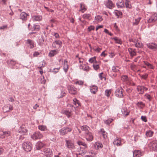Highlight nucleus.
I'll use <instances>...</instances> for the list:
<instances>
[{
    "label": "nucleus",
    "instance_id": "13",
    "mask_svg": "<svg viewBox=\"0 0 157 157\" xmlns=\"http://www.w3.org/2000/svg\"><path fill=\"white\" fill-rule=\"evenodd\" d=\"M62 44V42L60 40H56L54 41L52 43V46L54 48H56V45L59 46V48H60L61 47Z\"/></svg>",
    "mask_w": 157,
    "mask_h": 157
},
{
    "label": "nucleus",
    "instance_id": "10",
    "mask_svg": "<svg viewBox=\"0 0 157 157\" xmlns=\"http://www.w3.org/2000/svg\"><path fill=\"white\" fill-rule=\"evenodd\" d=\"M105 4L107 8L110 9H112L114 6V4L111 0H107L105 1Z\"/></svg>",
    "mask_w": 157,
    "mask_h": 157
},
{
    "label": "nucleus",
    "instance_id": "11",
    "mask_svg": "<svg viewBox=\"0 0 157 157\" xmlns=\"http://www.w3.org/2000/svg\"><path fill=\"white\" fill-rule=\"evenodd\" d=\"M27 131V130L25 128V125L23 124L21 126L18 130V132L23 135H25Z\"/></svg>",
    "mask_w": 157,
    "mask_h": 157
},
{
    "label": "nucleus",
    "instance_id": "21",
    "mask_svg": "<svg viewBox=\"0 0 157 157\" xmlns=\"http://www.w3.org/2000/svg\"><path fill=\"white\" fill-rule=\"evenodd\" d=\"M103 147L102 144L98 142H95L94 144V148L97 150L102 148Z\"/></svg>",
    "mask_w": 157,
    "mask_h": 157
},
{
    "label": "nucleus",
    "instance_id": "12",
    "mask_svg": "<svg viewBox=\"0 0 157 157\" xmlns=\"http://www.w3.org/2000/svg\"><path fill=\"white\" fill-rule=\"evenodd\" d=\"M137 91L139 92V94H143L144 91L147 90V89L144 86H138L137 87Z\"/></svg>",
    "mask_w": 157,
    "mask_h": 157
},
{
    "label": "nucleus",
    "instance_id": "15",
    "mask_svg": "<svg viewBox=\"0 0 157 157\" xmlns=\"http://www.w3.org/2000/svg\"><path fill=\"white\" fill-rule=\"evenodd\" d=\"M147 46L150 49L153 50H157V44L154 43H152L151 44H147Z\"/></svg>",
    "mask_w": 157,
    "mask_h": 157
},
{
    "label": "nucleus",
    "instance_id": "27",
    "mask_svg": "<svg viewBox=\"0 0 157 157\" xmlns=\"http://www.w3.org/2000/svg\"><path fill=\"white\" fill-rule=\"evenodd\" d=\"M113 143L114 145H116L118 146H121L122 145L121 143V139L119 138H117L116 139H115Z\"/></svg>",
    "mask_w": 157,
    "mask_h": 157
},
{
    "label": "nucleus",
    "instance_id": "14",
    "mask_svg": "<svg viewBox=\"0 0 157 157\" xmlns=\"http://www.w3.org/2000/svg\"><path fill=\"white\" fill-rule=\"evenodd\" d=\"M68 90L69 93L71 94H75L77 93L76 88L73 86H69L68 87Z\"/></svg>",
    "mask_w": 157,
    "mask_h": 157
},
{
    "label": "nucleus",
    "instance_id": "17",
    "mask_svg": "<svg viewBox=\"0 0 157 157\" xmlns=\"http://www.w3.org/2000/svg\"><path fill=\"white\" fill-rule=\"evenodd\" d=\"M26 44L27 46L30 48H32L34 47V41L30 39H28L26 40Z\"/></svg>",
    "mask_w": 157,
    "mask_h": 157
},
{
    "label": "nucleus",
    "instance_id": "58",
    "mask_svg": "<svg viewBox=\"0 0 157 157\" xmlns=\"http://www.w3.org/2000/svg\"><path fill=\"white\" fill-rule=\"evenodd\" d=\"M112 71L114 72H116L118 71L119 70L116 68V67L113 66L112 67Z\"/></svg>",
    "mask_w": 157,
    "mask_h": 157
},
{
    "label": "nucleus",
    "instance_id": "44",
    "mask_svg": "<svg viewBox=\"0 0 157 157\" xmlns=\"http://www.w3.org/2000/svg\"><path fill=\"white\" fill-rule=\"evenodd\" d=\"M141 19V18L140 17H139L135 19V22H133V25H138Z\"/></svg>",
    "mask_w": 157,
    "mask_h": 157
},
{
    "label": "nucleus",
    "instance_id": "36",
    "mask_svg": "<svg viewBox=\"0 0 157 157\" xmlns=\"http://www.w3.org/2000/svg\"><path fill=\"white\" fill-rule=\"evenodd\" d=\"M6 62L10 66H13L15 65L17 63L16 61H15L13 60H11L10 61L7 60Z\"/></svg>",
    "mask_w": 157,
    "mask_h": 157
},
{
    "label": "nucleus",
    "instance_id": "42",
    "mask_svg": "<svg viewBox=\"0 0 157 157\" xmlns=\"http://www.w3.org/2000/svg\"><path fill=\"white\" fill-rule=\"evenodd\" d=\"M89 127L86 125H84L81 127V129L83 131L87 132L89 131Z\"/></svg>",
    "mask_w": 157,
    "mask_h": 157
},
{
    "label": "nucleus",
    "instance_id": "1",
    "mask_svg": "<svg viewBox=\"0 0 157 157\" xmlns=\"http://www.w3.org/2000/svg\"><path fill=\"white\" fill-rule=\"evenodd\" d=\"M72 130V128L70 127H65L59 130V135L64 136L68 132H70Z\"/></svg>",
    "mask_w": 157,
    "mask_h": 157
},
{
    "label": "nucleus",
    "instance_id": "3",
    "mask_svg": "<svg viewBox=\"0 0 157 157\" xmlns=\"http://www.w3.org/2000/svg\"><path fill=\"white\" fill-rule=\"evenodd\" d=\"M124 91V90L121 87H120L116 90L115 92V95L117 97L122 98L124 96L123 94Z\"/></svg>",
    "mask_w": 157,
    "mask_h": 157
},
{
    "label": "nucleus",
    "instance_id": "4",
    "mask_svg": "<svg viewBox=\"0 0 157 157\" xmlns=\"http://www.w3.org/2000/svg\"><path fill=\"white\" fill-rule=\"evenodd\" d=\"M148 146L150 149L155 151H157V140H154L151 141L148 144Z\"/></svg>",
    "mask_w": 157,
    "mask_h": 157
},
{
    "label": "nucleus",
    "instance_id": "61",
    "mask_svg": "<svg viewBox=\"0 0 157 157\" xmlns=\"http://www.w3.org/2000/svg\"><path fill=\"white\" fill-rule=\"evenodd\" d=\"M60 69V67L57 68H54L52 70V71L54 72L55 73H56L58 72Z\"/></svg>",
    "mask_w": 157,
    "mask_h": 157
},
{
    "label": "nucleus",
    "instance_id": "16",
    "mask_svg": "<svg viewBox=\"0 0 157 157\" xmlns=\"http://www.w3.org/2000/svg\"><path fill=\"white\" fill-rule=\"evenodd\" d=\"M45 146V144L41 142H37L35 145L36 149L39 150H40L42 147Z\"/></svg>",
    "mask_w": 157,
    "mask_h": 157
},
{
    "label": "nucleus",
    "instance_id": "35",
    "mask_svg": "<svg viewBox=\"0 0 157 157\" xmlns=\"http://www.w3.org/2000/svg\"><path fill=\"white\" fill-rule=\"evenodd\" d=\"M80 7L81 9L79 11H81L82 13H84L86 10L85 5L83 3L80 4Z\"/></svg>",
    "mask_w": 157,
    "mask_h": 157
},
{
    "label": "nucleus",
    "instance_id": "45",
    "mask_svg": "<svg viewBox=\"0 0 157 157\" xmlns=\"http://www.w3.org/2000/svg\"><path fill=\"white\" fill-rule=\"evenodd\" d=\"M136 105L139 107L140 109H142L143 107L145 105V104L144 103L142 102H138L136 104Z\"/></svg>",
    "mask_w": 157,
    "mask_h": 157
},
{
    "label": "nucleus",
    "instance_id": "49",
    "mask_svg": "<svg viewBox=\"0 0 157 157\" xmlns=\"http://www.w3.org/2000/svg\"><path fill=\"white\" fill-rule=\"evenodd\" d=\"M114 14L117 16L118 18H119V15H122V13L119 11L116 10L114 12Z\"/></svg>",
    "mask_w": 157,
    "mask_h": 157
},
{
    "label": "nucleus",
    "instance_id": "40",
    "mask_svg": "<svg viewBox=\"0 0 157 157\" xmlns=\"http://www.w3.org/2000/svg\"><path fill=\"white\" fill-rule=\"evenodd\" d=\"M113 40L115 41V42L117 44H121L122 43V41L121 40L117 37H113Z\"/></svg>",
    "mask_w": 157,
    "mask_h": 157
},
{
    "label": "nucleus",
    "instance_id": "57",
    "mask_svg": "<svg viewBox=\"0 0 157 157\" xmlns=\"http://www.w3.org/2000/svg\"><path fill=\"white\" fill-rule=\"evenodd\" d=\"M93 66L95 70H97L99 68V66L98 64H93Z\"/></svg>",
    "mask_w": 157,
    "mask_h": 157
},
{
    "label": "nucleus",
    "instance_id": "50",
    "mask_svg": "<svg viewBox=\"0 0 157 157\" xmlns=\"http://www.w3.org/2000/svg\"><path fill=\"white\" fill-rule=\"evenodd\" d=\"M130 2L128 0H126L125 1V5L126 7L127 8H129V9L131 8L132 6H131V5L130 4Z\"/></svg>",
    "mask_w": 157,
    "mask_h": 157
},
{
    "label": "nucleus",
    "instance_id": "29",
    "mask_svg": "<svg viewBox=\"0 0 157 157\" xmlns=\"http://www.w3.org/2000/svg\"><path fill=\"white\" fill-rule=\"evenodd\" d=\"M69 66L67 64V61L66 60H64V66L63 67V70L66 73L68 70Z\"/></svg>",
    "mask_w": 157,
    "mask_h": 157
},
{
    "label": "nucleus",
    "instance_id": "41",
    "mask_svg": "<svg viewBox=\"0 0 157 157\" xmlns=\"http://www.w3.org/2000/svg\"><path fill=\"white\" fill-rule=\"evenodd\" d=\"M117 6L118 8H122L124 7V2L119 1L117 3Z\"/></svg>",
    "mask_w": 157,
    "mask_h": 157
},
{
    "label": "nucleus",
    "instance_id": "62",
    "mask_svg": "<svg viewBox=\"0 0 157 157\" xmlns=\"http://www.w3.org/2000/svg\"><path fill=\"white\" fill-rule=\"evenodd\" d=\"M141 120L144 122H146L147 121V120L146 119V117L145 116H141Z\"/></svg>",
    "mask_w": 157,
    "mask_h": 157
},
{
    "label": "nucleus",
    "instance_id": "25",
    "mask_svg": "<svg viewBox=\"0 0 157 157\" xmlns=\"http://www.w3.org/2000/svg\"><path fill=\"white\" fill-rule=\"evenodd\" d=\"M13 109V107L10 105L4 106L3 107V111L5 112H8Z\"/></svg>",
    "mask_w": 157,
    "mask_h": 157
},
{
    "label": "nucleus",
    "instance_id": "26",
    "mask_svg": "<svg viewBox=\"0 0 157 157\" xmlns=\"http://www.w3.org/2000/svg\"><path fill=\"white\" fill-rule=\"evenodd\" d=\"M28 15V14L25 12H22L20 14V17L23 21H26L27 20V17Z\"/></svg>",
    "mask_w": 157,
    "mask_h": 157
},
{
    "label": "nucleus",
    "instance_id": "8",
    "mask_svg": "<svg viewBox=\"0 0 157 157\" xmlns=\"http://www.w3.org/2000/svg\"><path fill=\"white\" fill-rule=\"evenodd\" d=\"M85 137L86 140L89 142L92 141L94 138V136L92 133L90 132H86Z\"/></svg>",
    "mask_w": 157,
    "mask_h": 157
},
{
    "label": "nucleus",
    "instance_id": "56",
    "mask_svg": "<svg viewBox=\"0 0 157 157\" xmlns=\"http://www.w3.org/2000/svg\"><path fill=\"white\" fill-rule=\"evenodd\" d=\"M96 61V60L95 59V57L90 58L89 60V62L91 63H93Z\"/></svg>",
    "mask_w": 157,
    "mask_h": 157
},
{
    "label": "nucleus",
    "instance_id": "60",
    "mask_svg": "<svg viewBox=\"0 0 157 157\" xmlns=\"http://www.w3.org/2000/svg\"><path fill=\"white\" fill-rule=\"evenodd\" d=\"M145 96L146 98L149 101H151V96H150V95H149V94H146L145 95Z\"/></svg>",
    "mask_w": 157,
    "mask_h": 157
},
{
    "label": "nucleus",
    "instance_id": "48",
    "mask_svg": "<svg viewBox=\"0 0 157 157\" xmlns=\"http://www.w3.org/2000/svg\"><path fill=\"white\" fill-rule=\"evenodd\" d=\"M44 41V38L43 37H41L39 39V41L38 42V44L42 46L43 44V42Z\"/></svg>",
    "mask_w": 157,
    "mask_h": 157
},
{
    "label": "nucleus",
    "instance_id": "52",
    "mask_svg": "<svg viewBox=\"0 0 157 157\" xmlns=\"http://www.w3.org/2000/svg\"><path fill=\"white\" fill-rule=\"evenodd\" d=\"M111 92V91L110 90H106L105 91V94L107 96L109 97V96Z\"/></svg>",
    "mask_w": 157,
    "mask_h": 157
},
{
    "label": "nucleus",
    "instance_id": "33",
    "mask_svg": "<svg viewBox=\"0 0 157 157\" xmlns=\"http://www.w3.org/2000/svg\"><path fill=\"white\" fill-rule=\"evenodd\" d=\"M121 112L124 116H127L129 113V111L127 110L126 108H123L121 109Z\"/></svg>",
    "mask_w": 157,
    "mask_h": 157
},
{
    "label": "nucleus",
    "instance_id": "53",
    "mask_svg": "<svg viewBox=\"0 0 157 157\" xmlns=\"http://www.w3.org/2000/svg\"><path fill=\"white\" fill-rule=\"evenodd\" d=\"M113 120L112 118H109L106 121H105V123L107 124H109L111 122H112Z\"/></svg>",
    "mask_w": 157,
    "mask_h": 157
},
{
    "label": "nucleus",
    "instance_id": "7",
    "mask_svg": "<svg viewBox=\"0 0 157 157\" xmlns=\"http://www.w3.org/2000/svg\"><path fill=\"white\" fill-rule=\"evenodd\" d=\"M157 20V13H155L152 14L147 21L148 23H151L155 22Z\"/></svg>",
    "mask_w": 157,
    "mask_h": 157
},
{
    "label": "nucleus",
    "instance_id": "55",
    "mask_svg": "<svg viewBox=\"0 0 157 157\" xmlns=\"http://www.w3.org/2000/svg\"><path fill=\"white\" fill-rule=\"evenodd\" d=\"M148 75L147 73H145L142 75H140L142 79L146 80L148 77Z\"/></svg>",
    "mask_w": 157,
    "mask_h": 157
},
{
    "label": "nucleus",
    "instance_id": "2",
    "mask_svg": "<svg viewBox=\"0 0 157 157\" xmlns=\"http://www.w3.org/2000/svg\"><path fill=\"white\" fill-rule=\"evenodd\" d=\"M22 147L25 151L29 152L32 149V144L30 142H25L22 144Z\"/></svg>",
    "mask_w": 157,
    "mask_h": 157
},
{
    "label": "nucleus",
    "instance_id": "64",
    "mask_svg": "<svg viewBox=\"0 0 157 157\" xmlns=\"http://www.w3.org/2000/svg\"><path fill=\"white\" fill-rule=\"evenodd\" d=\"M95 27L93 26H90L88 27V29L89 31H90L91 30H94V29Z\"/></svg>",
    "mask_w": 157,
    "mask_h": 157
},
{
    "label": "nucleus",
    "instance_id": "31",
    "mask_svg": "<svg viewBox=\"0 0 157 157\" xmlns=\"http://www.w3.org/2000/svg\"><path fill=\"white\" fill-rule=\"evenodd\" d=\"M40 29V27L39 25L34 24L33 25L31 29V30L32 31H39Z\"/></svg>",
    "mask_w": 157,
    "mask_h": 157
},
{
    "label": "nucleus",
    "instance_id": "38",
    "mask_svg": "<svg viewBox=\"0 0 157 157\" xmlns=\"http://www.w3.org/2000/svg\"><path fill=\"white\" fill-rule=\"evenodd\" d=\"M77 144L79 145H82L84 147V148H86L87 147V144L85 143L80 141H78Z\"/></svg>",
    "mask_w": 157,
    "mask_h": 157
},
{
    "label": "nucleus",
    "instance_id": "54",
    "mask_svg": "<svg viewBox=\"0 0 157 157\" xmlns=\"http://www.w3.org/2000/svg\"><path fill=\"white\" fill-rule=\"evenodd\" d=\"M90 16V14H84L82 15V17L84 19H89Z\"/></svg>",
    "mask_w": 157,
    "mask_h": 157
},
{
    "label": "nucleus",
    "instance_id": "47",
    "mask_svg": "<svg viewBox=\"0 0 157 157\" xmlns=\"http://www.w3.org/2000/svg\"><path fill=\"white\" fill-rule=\"evenodd\" d=\"M66 94L65 92L63 89L61 90V93L59 95H58V97L61 98L65 96Z\"/></svg>",
    "mask_w": 157,
    "mask_h": 157
},
{
    "label": "nucleus",
    "instance_id": "63",
    "mask_svg": "<svg viewBox=\"0 0 157 157\" xmlns=\"http://www.w3.org/2000/svg\"><path fill=\"white\" fill-rule=\"evenodd\" d=\"M93 49L94 51L98 52H99L102 49L101 48H94Z\"/></svg>",
    "mask_w": 157,
    "mask_h": 157
},
{
    "label": "nucleus",
    "instance_id": "39",
    "mask_svg": "<svg viewBox=\"0 0 157 157\" xmlns=\"http://www.w3.org/2000/svg\"><path fill=\"white\" fill-rule=\"evenodd\" d=\"M73 104L77 107L80 105V103L79 101L77 100L76 98L73 99Z\"/></svg>",
    "mask_w": 157,
    "mask_h": 157
},
{
    "label": "nucleus",
    "instance_id": "19",
    "mask_svg": "<svg viewBox=\"0 0 157 157\" xmlns=\"http://www.w3.org/2000/svg\"><path fill=\"white\" fill-rule=\"evenodd\" d=\"M121 80L127 84H129L130 81L128 76L126 75H124L121 77Z\"/></svg>",
    "mask_w": 157,
    "mask_h": 157
},
{
    "label": "nucleus",
    "instance_id": "51",
    "mask_svg": "<svg viewBox=\"0 0 157 157\" xmlns=\"http://www.w3.org/2000/svg\"><path fill=\"white\" fill-rule=\"evenodd\" d=\"M11 134V132L10 131H4L3 132L2 134L4 135L5 136H10Z\"/></svg>",
    "mask_w": 157,
    "mask_h": 157
},
{
    "label": "nucleus",
    "instance_id": "34",
    "mask_svg": "<svg viewBox=\"0 0 157 157\" xmlns=\"http://www.w3.org/2000/svg\"><path fill=\"white\" fill-rule=\"evenodd\" d=\"M42 19V17L40 15H35L33 17V21H40Z\"/></svg>",
    "mask_w": 157,
    "mask_h": 157
},
{
    "label": "nucleus",
    "instance_id": "18",
    "mask_svg": "<svg viewBox=\"0 0 157 157\" xmlns=\"http://www.w3.org/2000/svg\"><path fill=\"white\" fill-rule=\"evenodd\" d=\"M143 155V152L140 150H135L133 152V157H140Z\"/></svg>",
    "mask_w": 157,
    "mask_h": 157
},
{
    "label": "nucleus",
    "instance_id": "6",
    "mask_svg": "<svg viewBox=\"0 0 157 157\" xmlns=\"http://www.w3.org/2000/svg\"><path fill=\"white\" fill-rule=\"evenodd\" d=\"M65 146L69 149L72 150L75 148V146L74 143L71 140H65Z\"/></svg>",
    "mask_w": 157,
    "mask_h": 157
},
{
    "label": "nucleus",
    "instance_id": "20",
    "mask_svg": "<svg viewBox=\"0 0 157 157\" xmlns=\"http://www.w3.org/2000/svg\"><path fill=\"white\" fill-rule=\"evenodd\" d=\"M128 51L130 56L132 57L136 55V49L130 48L128 49Z\"/></svg>",
    "mask_w": 157,
    "mask_h": 157
},
{
    "label": "nucleus",
    "instance_id": "28",
    "mask_svg": "<svg viewBox=\"0 0 157 157\" xmlns=\"http://www.w3.org/2000/svg\"><path fill=\"white\" fill-rule=\"evenodd\" d=\"M79 68L80 69H82L86 71H89L90 68L88 66H86V64H81L79 66Z\"/></svg>",
    "mask_w": 157,
    "mask_h": 157
},
{
    "label": "nucleus",
    "instance_id": "37",
    "mask_svg": "<svg viewBox=\"0 0 157 157\" xmlns=\"http://www.w3.org/2000/svg\"><path fill=\"white\" fill-rule=\"evenodd\" d=\"M153 133L154 132L153 131L149 130L146 132L145 135L148 137H150L153 136Z\"/></svg>",
    "mask_w": 157,
    "mask_h": 157
},
{
    "label": "nucleus",
    "instance_id": "30",
    "mask_svg": "<svg viewBox=\"0 0 157 157\" xmlns=\"http://www.w3.org/2000/svg\"><path fill=\"white\" fill-rule=\"evenodd\" d=\"M71 111L68 110L63 109L62 111V113L66 115L68 117H69L71 116Z\"/></svg>",
    "mask_w": 157,
    "mask_h": 157
},
{
    "label": "nucleus",
    "instance_id": "32",
    "mask_svg": "<svg viewBox=\"0 0 157 157\" xmlns=\"http://www.w3.org/2000/svg\"><path fill=\"white\" fill-rule=\"evenodd\" d=\"M100 132L102 136L105 139H106L107 138V133L104 131L103 129H101Z\"/></svg>",
    "mask_w": 157,
    "mask_h": 157
},
{
    "label": "nucleus",
    "instance_id": "59",
    "mask_svg": "<svg viewBox=\"0 0 157 157\" xmlns=\"http://www.w3.org/2000/svg\"><path fill=\"white\" fill-rule=\"evenodd\" d=\"M83 83V82L82 81H78L75 82L76 84H78L79 85H82Z\"/></svg>",
    "mask_w": 157,
    "mask_h": 157
},
{
    "label": "nucleus",
    "instance_id": "43",
    "mask_svg": "<svg viewBox=\"0 0 157 157\" xmlns=\"http://www.w3.org/2000/svg\"><path fill=\"white\" fill-rule=\"evenodd\" d=\"M38 128L39 130L43 131H45L47 130L46 127L44 125L39 126H38Z\"/></svg>",
    "mask_w": 157,
    "mask_h": 157
},
{
    "label": "nucleus",
    "instance_id": "22",
    "mask_svg": "<svg viewBox=\"0 0 157 157\" xmlns=\"http://www.w3.org/2000/svg\"><path fill=\"white\" fill-rule=\"evenodd\" d=\"M130 41H132L134 43L135 46L136 48H141L143 46V44L140 41L138 40H131Z\"/></svg>",
    "mask_w": 157,
    "mask_h": 157
},
{
    "label": "nucleus",
    "instance_id": "46",
    "mask_svg": "<svg viewBox=\"0 0 157 157\" xmlns=\"http://www.w3.org/2000/svg\"><path fill=\"white\" fill-rule=\"evenodd\" d=\"M95 20L98 22H101L103 20L102 16L100 15H98L95 17Z\"/></svg>",
    "mask_w": 157,
    "mask_h": 157
},
{
    "label": "nucleus",
    "instance_id": "5",
    "mask_svg": "<svg viewBox=\"0 0 157 157\" xmlns=\"http://www.w3.org/2000/svg\"><path fill=\"white\" fill-rule=\"evenodd\" d=\"M43 154L46 157H51L53 156V152L50 148H46L43 149Z\"/></svg>",
    "mask_w": 157,
    "mask_h": 157
},
{
    "label": "nucleus",
    "instance_id": "24",
    "mask_svg": "<svg viewBox=\"0 0 157 157\" xmlns=\"http://www.w3.org/2000/svg\"><path fill=\"white\" fill-rule=\"evenodd\" d=\"M58 50H51L48 53V56L50 57H52L58 53Z\"/></svg>",
    "mask_w": 157,
    "mask_h": 157
},
{
    "label": "nucleus",
    "instance_id": "9",
    "mask_svg": "<svg viewBox=\"0 0 157 157\" xmlns=\"http://www.w3.org/2000/svg\"><path fill=\"white\" fill-rule=\"evenodd\" d=\"M43 135L39 132H35L31 136V138L34 140L40 139L43 137Z\"/></svg>",
    "mask_w": 157,
    "mask_h": 157
},
{
    "label": "nucleus",
    "instance_id": "23",
    "mask_svg": "<svg viewBox=\"0 0 157 157\" xmlns=\"http://www.w3.org/2000/svg\"><path fill=\"white\" fill-rule=\"evenodd\" d=\"M98 88L95 85L92 86H90V92L94 94H95L98 91Z\"/></svg>",
    "mask_w": 157,
    "mask_h": 157
}]
</instances>
